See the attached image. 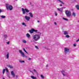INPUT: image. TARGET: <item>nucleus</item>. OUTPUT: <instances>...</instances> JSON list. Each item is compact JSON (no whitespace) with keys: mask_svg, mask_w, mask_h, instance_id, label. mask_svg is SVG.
<instances>
[{"mask_svg":"<svg viewBox=\"0 0 79 79\" xmlns=\"http://www.w3.org/2000/svg\"><path fill=\"white\" fill-rule=\"evenodd\" d=\"M40 34H36L33 37V39L35 41H37L40 39Z\"/></svg>","mask_w":79,"mask_h":79,"instance_id":"nucleus-1","label":"nucleus"},{"mask_svg":"<svg viewBox=\"0 0 79 79\" xmlns=\"http://www.w3.org/2000/svg\"><path fill=\"white\" fill-rule=\"evenodd\" d=\"M6 8L8 10H13V6L11 5H10L9 4H6Z\"/></svg>","mask_w":79,"mask_h":79,"instance_id":"nucleus-2","label":"nucleus"},{"mask_svg":"<svg viewBox=\"0 0 79 79\" xmlns=\"http://www.w3.org/2000/svg\"><path fill=\"white\" fill-rule=\"evenodd\" d=\"M65 13L67 16L68 17H69L71 15V11L69 10H66Z\"/></svg>","mask_w":79,"mask_h":79,"instance_id":"nucleus-3","label":"nucleus"},{"mask_svg":"<svg viewBox=\"0 0 79 79\" xmlns=\"http://www.w3.org/2000/svg\"><path fill=\"white\" fill-rule=\"evenodd\" d=\"M19 53L21 54L22 56H23V57H26V58H27V56L25 55V54H24V53L22 52V50H19Z\"/></svg>","mask_w":79,"mask_h":79,"instance_id":"nucleus-4","label":"nucleus"},{"mask_svg":"<svg viewBox=\"0 0 79 79\" xmlns=\"http://www.w3.org/2000/svg\"><path fill=\"white\" fill-rule=\"evenodd\" d=\"M69 52V49H68L67 48H65L64 49V52L65 53V55H66L67 54V53Z\"/></svg>","mask_w":79,"mask_h":79,"instance_id":"nucleus-5","label":"nucleus"},{"mask_svg":"<svg viewBox=\"0 0 79 79\" xmlns=\"http://www.w3.org/2000/svg\"><path fill=\"white\" fill-rule=\"evenodd\" d=\"M61 73H62V74L63 76H66V74H64L65 73H66V72H65V71H64V70H62L61 71Z\"/></svg>","mask_w":79,"mask_h":79,"instance_id":"nucleus-6","label":"nucleus"},{"mask_svg":"<svg viewBox=\"0 0 79 79\" xmlns=\"http://www.w3.org/2000/svg\"><path fill=\"white\" fill-rule=\"evenodd\" d=\"M33 32H36L37 34H41V33L39 32H38V30H35L34 29H33Z\"/></svg>","mask_w":79,"mask_h":79,"instance_id":"nucleus-7","label":"nucleus"},{"mask_svg":"<svg viewBox=\"0 0 79 79\" xmlns=\"http://www.w3.org/2000/svg\"><path fill=\"white\" fill-rule=\"evenodd\" d=\"M25 18L27 21H29V19H30V17H27V16H25Z\"/></svg>","mask_w":79,"mask_h":79,"instance_id":"nucleus-8","label":"nucleus"},{"mask_svg":"<svg viewBox=\"0 0 79 79\" xmlns=\"http://www.w3.org/2000/svg\"><path fill=\"white\" fill-rule=\"evenodd\" d=\"M29 32L30 33H31V34L34 33V28H32L31 30H29Z\"/></svg>","mask_w":79,"mask_h":79,"instance_id":"nucleus-9","label":"nucleus"},{"mask_svg":"<svg viewBox=\"0 0 79 79\" xmlns=\"http://www.w3.org/2000/svg\"><path fill=\"white\" fill-rule=\"evenodd\" d=\"M11 74L12 76H13V77H15V73H14L13 71H12L11 72Z\"/></svg>","mask_w":79,"mask_h":79,"instance_id":"nucleus-10","label":"nucleus"},{"mask_svg":"<svg viewBox=\"0 0 79 79\" xmlns=\"http://www.w3.org/2000/svg\"><path fill=\"white\" fill-rule=\"evenodd\" d=\"M64 35H67L68 34V31H64Z\"/></svg>","mask_w":79,"mask_h":79,"instance_id":"nucleus-11","label":"nucleus"},{"mask_svg":"<svg viewBox=\"0 0 79 79\" xmlns=\"http://www.w3.org/2000/svg\"><path fill=\"white\" fill-rule=\"evenodd\" d=\"M7 66L9 67L11 69H12V68H13V67L12 66V65H7Z\"/></svg>","mask_w":79,"mask_h":79,"instance_id":"nucleus-12","label":"nucleus"},{"mask_svg":"<svg viewBox=\"0 0 79 79\" xmlns=\"http://www.w3.org/2000/svg\"><path fill=\"white\" fill-rule=\"evenodd\" d=\"M4 39H7V37H8V35H4Z\"/></svg>","mask_w":79,"mask_h":79,"instance_id":"nucleus-13","label":"nucleus"},{"mask_svg":"<svg viewBox=\"0 0 79 79\" xmlns=\"http://www.w3.org/2000/svg\"><path fill=\"white\" fill-rule=\"evenodd\" d=\"M6 58L7 59H8V58H9V52H7V54L6 55Z\"/></svg>","mask_w":79,"mask_h":79,"instance_id":"nucleus-14","label":"nucleus"},{"mask_svg":"<svg viewBox=\"0 0 79 79\" xmlns=\"http://www.w3.org/2000/svg\"><path fill=\"white\" fill-rule=\"evenodd\" d=\"M29 15H30V16L31 18H33V15H32V13L30 12L29 13Z\"/></svg>","mask_w":79,"mask_h":79,"instance_id":"nucleus-15","label":"nucleus"},{"mask_svg":"<svg viewBox=\"0 0 79 79\" xmlns=\"http://www.w3.org/2000/svg\"><path fill=\"white\" fill-rule=\"evenodd\" d=\"M31 77L33 79H37V77H34V76H31Z\"/></svg>","mask_w":79,"mask_h":79,"instance_id":"nucleus-16","label":"nucleus"},{"mask_svg":"<svg viewBox=\"0 0 79 79\" xmlns=\"http://www.w3.org/2000/svg\"><path fill=\"white\" fill-rule=\"evenodd\" d=\"M26 36H27V37H28V38H29V37H30V36H31V35L29 33H27L26 35Z\"/></svg>","mask_w":79,"mask_h":79,"instance_id":"nucleus-17","label":"nucleus"},{"mask_svg":"<svg viewBox=\"0 0 79 79\" xmlns=\"http://www.w3.org/2000/svg\"><path fill=\"white\" fill-rule=\"evenodd\" d=\"M75 7L77 10H79V5H76L75 6Z\"/></svg>","mask_w":79,"mask_h":79,"instance_id":"nucleus-18","label":"nucleus"},{"mask_svg":"<svg viewBox=\"0 0 79 79\" xmlns=\"http://www.w3.org/2000/svg\"><path fill=\"white\" fill-rule=\"evenodd\" d=\"M72 15L73 16H74V17H76V13H75L74 12H73V13H72Z\"/></svg>","mask_w":79,"mask_h":79,"instance_id":"nucleus-19","label":"nucleus"},{"mask_svg":"<svg viewBox=\"0 0 79 79\" xmlns=\"http://www.w3.org/2000/svg\"><path fill=\"white\" fill-rule=\"evenodd\" d=\"M19 62L20 63H24V60H19Z\"/></svg>","mask_w":79,"mask_h":79,"instance_id":"nucleus-20","label":"nucleus"},{"mask_svg":"<svg viewBox=\"0 0 79 79\" xmlns=\"http://www.w3.org/2000/svg\"><path fill=\"white\" fill-rule=\"evenodd\" d=\"M22 12L23 13V15H25V14H26V10H22Z\"/></svg>","mask_w":79,"mask_h":79,"instance_id":"nucleus-21","label":"nucleus"},{"mask_svg":"<svg viewBox=\"0 0 79 79\" xmlns=\"http://www.w3.org/2000/svg\"><path fill=\"white\" fill-rule=\"evenodd\" d=\"M23 50L25 52V53H26L27 54H28V53L27 52V51H26V49H25V48H23Z\"/></svg>","mask_w":79,"mask_h":79,"instance_id":"nucleus-22","label":"nucleus"},{"mask_svg":"<svg viewBox=\"0 0 79 79\" xmlns=\"http://www.w3.org/2000/svg\"><path fill=\"white\" fill-rule=\"evenodd\" d=\"M6 70V69H3L2 71V73L3 74H5V71Z\"/></svg>","mask_w":79,"mask_h":79,"instance_id":"nucleus-23","label":"nucleus"},{"mask_svg":"<svg viewBox=\"0 0 79 79\" xmlns=\"http://www.w3.org/2000/svg\"><path fill=\"white\" fill-rule=\"evenodd\" d=\"M70 37V36H69V35H66L65 36V37H66L67 38H69Z\"/></svg>","mask_w":79,"mask_h":79,"instance_id":"nucleus-24","label":"nucleus"},{"mask_svg":"<svg viewBox=\"0 0 79 79\" xmlns=\"http://www.w3.org/2000/svg\"><path fill=\"white\" fill-rule=\"evenodd\" d=\"M63 19H64V20H65V21H68V19H67L64 18H63Z\"/></svg>","mask_w":79,"mask_h":79,"instance_id":"nucleus-25","label":"nucleus"},{"mask_svg":"<svg viewBox=\"0 0 79 79\" xmlns=\"http://www.w3.org/2000/svg\"><path fill=\"white\" fill-rule=\"evenodd\" d=\"M22 25H23V26H26V25L25 24V23H22Z\"/></svg>","mask_w":79,"mask_h":79,"instance_id":"nucleus-26","label":"nucleus"},{"mask_svg":"<svg viewBox=\"0 0 79 79\" xmlns=\"http://www.w3.org/2000/svg\"><path fill=\"white\" fill-rule=\"evenodd\" d=\"M41 77L42 79H44V76H43V75H41Z\"/></svg>","mask_w":79,"mask_h":79,"instance_id":"nucleus-27","label":"nucleus"},{"mask_svg":"<svg viewBox=\"0 0 79 79\" xmlns=\"http://www.w3.org/2000/svg\"><path fill=\"white\" fill-rule=\"evenodd\" d=\"M1 18H6L5 16H3V15L1 16Z\"/></svg>","mask_w":79,"mask_h":79,"instance_id":"nucleus-28","label":"nucleus"},{"mask_svg":"<svg viewBox=\"0 0 79 79\" xmlns=\"http://www.w3.org/2000/svg\"><path fill=\"white\" fill-rule=\"evenodd\" d=\"M58 0L59 1V2H60L61 3H62V4H64V3H63V2L61 0Z\"/></svg>","mask_w":79,"mask_h":79,"instance_id":"nucleus-29","label":"nucleus"},{"mask_svg":"<svg viewBox=\"0 0 79 79\" xmlns=\"http://www.w3.org/2000/svg\"><path fill=\"white\" fill-rule=\"evenodd\" d=\"M22 10H28L27 9H24V8H22Z\"/></svg>","mask_w":79,"mask_h":79,"instance_id":"nucleus-30","label":"nucleus"},{"mask_svg":"<svg viewBox=\"0 0 79 79\" xmlns=\"http://www.w3.org/2000/svg\"><path fill=\"white\" fill-rule=\"evenodd\" d=\"M54 13H55V15L56 16H57V13H56V12H55Z\"/></svg>","mask_w":79,"mask_h":79,"instance_id":"nucleus-31","label":"nucleus"},{"mask_svg":"<svg viewBox=\"0 0 79 79\" xmlns=\"http://www.w3.org/2000/svg\"><path fill=\"white\" fill-rule=\"evenodd\" d=\"M5 69H6V72L7 73H8V69H7L6 67L5 68Z\"/></svg>","mask_w":79,"mask_h":79,"instance_id":"nucleus-32","label":"nucleus"},{"mask_svg":"<svg viewBox=\"0 0 79 79\" xmlns=\"http://www.w3.org/2000/svg\"><path fill=\"white\" fill-rule=\"evenodd\" d=\"M23 42L24 43H26V40H23Z\"/></svg>","mask_w":79,"mask_h":79,"instance_id":"nucleus-33","label":"nucleus"},{"mask_svg":"<svg viewBox=\"0 0 79 79\" xmlns=\"http://www.w3.org/2000/svg\"><path fill=\"white\" fill-rule=\"evenodd\" d=\"M33 71H34V72H36V73H37V70H36L35 69H34Z\"/></svg>","mask_w":79,"mask_h":79,"instance_id":"nucleus-34","label":"nucleus"},{"mask_svg":"<svg viewBox=\"0 0 79 79\" xmlns=\"http://www.w3.org/2000/svg\"><path fill=\"white\" fill-rule=\"evenodd\" d=\"M7 44H8V45L10 44V41H9L8 42H6Z\"/></svg>","mask_w":79,"mask_h":79,"instance_id":"nucleus-35","label":"nucleus"},{"mask_svg":"<svg viewBox=\"0 0 79 79\" xmlns=\"http://www.w3.org/2000/svg\"><path fill=\"white\" fill-rule=\"evenodd\" d=\"M25 11L27 13H28V12H29V10H25Z\"/></svg>","mask_w":79,"mask_h":79,"instance_id":"nucleus-36","label":"nucleus"},{"mask_svg":"<svg viewBox=\"0 0 79 79\" xmlns=\"http://www.w3.org/2000/svg\"><path fill=\"white\" fill-rule=\"evenodd\" d=\"M73 45L74 47H76V44H73Z\"/></svg>","mask_w":79,"mask_h":79,"instance_id":"nucleus-37","label":"nucleus"},{"mask_svg":"<svg viewBox=\"0 0 79 79\" xmlns=\"http://www.w3.org/2000/svg\"><path fill=\"white\" fill-rule=\"evenodd\" d=\"M35 47L36 48H37V49H39V48H38V47H37V46H35Z\"/></svg>","mask_w":79,"mask_h":79,"instance_id":"nucleus-38","label":"nucleus"},{"mask_svg":"<svg viewBox=\"0 0 79 79\" xmlns=\"http://www.w3.org/2000/svg\"><path fill=\"white\" fill-rule=\"evenodd\" d=\"M3 12V10H0V13H1V12Z\"/></svg>","mask_w":79,"mask_h":79,"instance_id":"nucleus-39","label":"nucleus"},{"mask_svg":"<svg viewBox=\"0 0 79 79\" xmlns=\"http://www.w3.org/2000/svg\"><path fill=\"white\" fill-rule=\"evenodd\" d=\"M54 24L55 25H56L57 24V23L56 22H54Z\"/></svg>","mask_w":79,"mask_h":79,"instance_id":"nucleus-40","label":"nucleus"},{"mask_svg":"<svg viewBox=\"0 0 79 79\" xmlns=\"http://www.w3.org/2000/svg\"><path fill=\"white\" fill-rule=\"evenodd\" d=\"M28 60H32V59L31 58H29Z\"/></svg>","mask_w":79,"mask_h":79,"instance_id":"nucleus-41","label":"nucleus"},{"mask_svg":"<svg viewBox=\"0 0 79 79\" xmlns=\"http://www.w3.org/2000/svg\"><path fill=\"white\" fill-rule=\"evenodd\" d=\"M64 8H66V7H63L62 10H63V9H64Z\"/></svg>","mask_w":79,"mask_h":79,"instance_id":"nucleus-42","label":"nucleus"},{"mask_svg":"<svg viewBox=\"0 0 79 79\" xmlns=\"http://www.w3.org/2000/svg\"><path fill=\"white\" fill-rule=\"evenodd\" d=\"M18 75H16V77L17 78L18 77Z\"/></svg>","mask_w":79,"mask_h":79,"instance_id":"nucleus-43","label":"nucleus"},{"mask_svg":"<svg viewBox=\"0 0 79 79\" xmlns=\"http://www.w3.org/2000/svg\"><path fill=\"white\" fill-rule=\"evenodd\" d=\"M59 11H60L62 12V10H59Z\"/></svg>","mask_w":79,"mask_h":79,"instance_id":"nucleus-44","label":"nucleus"},{"mask_svg":"<svg viewBox=\"0 0 79 79\" xmlns=\"http://www.w3.org/2000/svg\"><path fill=\"white\" fill-rule=\"evenodd\" d=\"M37 22H38V23H40V21H39V20H38Z\"/></svg>","mask_w":79,"mask_h":79,"instance_id":"nucleus-45","label":"nucleus"},{"mask_svg":"<svg viewBox=\"0 0 79 79\" xmlns=\"http://www.w3.org/2000/svg\"><path fill=\"white\" fill-rule=\"evenodd\" d=\"M48 64L46 66V67H48Z\"/></svg>","mask_w":79,"mask_h":79,"instance_id":"nucleus-46","label":"nucleus"},{"mask_svg":"<svg viewBox=\"0 0 79 79\" xmlns=\"http://www.w3.org/2000/svg\"><path fill=\"white\" fill-rule=\"evenodd\" d=\"M57 10H60V9H59V8H57Z\"/></svg>","mask_w":79,"mask_h":79,"instance_id":"nucleus-47","label":"nucleus"},{"mask_svg":"<svg viewBox=\"0 0 79 79\" xmlns=\"http://www.w3.org/2000/svg\"><path fill=\"white\" fill-rule=\"evenodd\" d=\"M29 71H30V72H31V73H32V71H31V70H29Z\"/></svg>","mask_w":79,"mask_h":79,"instance_id":"nucleus-48","label":"nucleus"},{"mask_svg":"<svg viewBox=\"0 0 79 79\" xmlns=\"http://www.w3.org/2000/svg\"><path fill=\"white\" fill-rule=\"evenodd\" d=\"M60 6H62V4H60Z\"/></svg>","mask_w":79,"mask_h":79,"instance_id":"nucleus-49","label":"nucleus"},{"mask_svg":"<svg viewBox=\"0 0 79 79\" xmlns=\"http://www.w3.org/2000/svg\"><path fill=\"white\" fill-rule=\"evenodd\" d=\"M47 50H48V48H47Z\"/></svg>","mask_w":79,"mask_h":79,"instance_id":"nucleus-50","label":"nucleus"},{"mask_svg":"<svg viewBox=\"0 0 79 79\" xmlns=\"http://www.w3.org/2000/svg\"><path fill=\"white\" fill-rule=\"evenodd\" d=\"M72 10H73V9H72Z\"/></svg>","mask_w":79,"mask_h":79,"instance_id":"nucleus-51","label":"nucleus"},{"mask_svg":"<svg viewBox=\"0 0 79 79\" xmlns=\"http://www.w3.org/2000/svg\"><path fill=\"white\" fill-rule=\"evenodd\" d=\"M78 22L79 23V20H78Z\"/></svg>","mask_w":79,"mask_h":79,"instance_id":"nucleus-52","label":"nucleus"},{"mask_svg":"<svg viewBox=\"0 0 79 79\" xmlns=\"http://www.w3.org/2000/svg\"><path fill=\"white\" fill-rule=\"evenodd\" d=\"M75 0V1H76V0Z\"/></svg>","mask_w":79,"mask_h":79,"instance_id":"nucleus-53","label":"nucleus"},{"mask_svg":"<svg viewBox=\"0 0 79 79\" xmlns=\"http://www.w3.org/2000/svg\"><path fill=\"white\" fill-rule=\"evenodd\" d=\"M0 10H1V9H0Z\"/></svg>","mask_w":79,"mask_h":79,"instance_id":"nucleus-54","label":"nucleus"},{"mask_svg":"<svg viewBox=\"0 0 79 79\" xmlns=\"http://www.w3.org/2000/svg\"><path fill=\"white\" fill-rule=\"evenodd\" d=\"M30 4H31V3H30Z\"/></svg>","mask_w":79,"mask_h":79,"instance_id":"nucleus-55","label":"nucleus"}]
</instances>
